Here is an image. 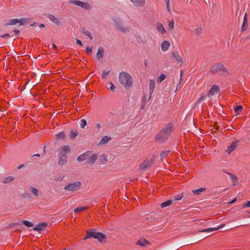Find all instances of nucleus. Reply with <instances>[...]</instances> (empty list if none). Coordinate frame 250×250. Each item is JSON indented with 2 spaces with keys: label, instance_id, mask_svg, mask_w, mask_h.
Wrapping results in <instances>:
<instances>
[{
  "label": "nucleus",
  "instance_id": "nucleus-13",
  "mask_svg": "<svg viewBox=\"0 0 250 250\" xmlns=\"http://www.w3.org/2000/svg\"><path fill=\"white\" fill-rule=\"evenodd\" d=\"M98 159V155L97 154H93L91 152V155H90L88 157L87 163L89 165H92L95 163Z\"/></svg>",
  "mask_w": 250,
  "mask_h": 250
},
{
  "label": "nucleus",
  "instance_id": "nucleus-23",
  "mask_svg": "<svg viewBox=\"0 0 250 250\" xmlns=\"http://www.w3.org/2000/svg\"><path fill=\"white\" fill-rule=\"evenodd\" d=\"M172 57L176 60L178 62L182 63L183 62L182 59L179 55L178 52H173L172 53Z\"/></svg>",
  "mask_w": 250,
  "mask_h": 250
},
{
  "label": "nucleus",
  "instance_id": "nucleus-22",
  "mask_svg": "<svg viewBox=\"0 0 250 250\" xmlns=\"http://www.w3.org/2000/svg\"><path fill=\"white\" fill-rule=\"evenodd\" d=\"M137 244L141 246L146 247L149 244V243L146 239L141 238L137 241Z\"/></svg>",
  "mask_w": 250,
  "mask_h": 250
},
{
  "label": "nucleus",
  "instance_id": "nucleus-58",
  "mask_svg": "<svg viewBox=\"0 0 250 250\" xmlns=\"http://www.w3.org/2000/svg\"><path fill=\"white\" fill-rule=\"evenodd\" d=\"M225 226V224H223L221 225L220 226H218V227H216V228H218V229H219L220 228H223Z\"/></svg>",
  "mask_w": 250,
  "mask_h": 250
},
{
  "label": "nucleus",
  "instance_id": "nucleus-47",
  "mask_svg": "<svg viewBox=\"0 0 250 250\" xmlns=\"http://www.w3.org/2000/svg\"><path fill=\"white\" fill-rule=\"evenodd\" d=\"M110 72V71H105V70H104L103 71V73H102V77L103 79H105L106 78L107 76H108V75L109 74Z\"/></svg>",
  "mask_w": 250,
  "mask_h": 250
},
{
  "label": "nucleus",
  "instance_id": "nucleus-45",
  "mask_svg": "<svg viewBox=\"0 0 250 250\" xmlns=\"http://www.w3.org/2000/svg\"><path fill=\"white\" fill-rule=\"evenodd\" d=\"M87 122L85 119H82L81 121L80 126L81 128H83L86 125Z\"/></svg>",
  "mask_w": 250,
  "mask_h": 250
},
{
  "label": "nucleus",
  "instance_id": "nucleus-63",
  "mask_svg": "<svg viewBox=\"0 0 250 250\" xmlns=\"http://www.w3.org/2000/svg\"><path fill=\"white\" fill-rule=\"evenodd\" d=\"M166 4L170 3V0H165Z\"/></svg>",
  "mask_w": 250,
  "mask_h": 250
},
{
  "label": "nucleus",
  "instance_id": "nucleus-50",
  "mask_svg": "<svg viewBox=\"0 0 250 250\" xmlns=\"http://www.w3.org/2000/svg\"><path fill=\"white\" fill-rule=\"evenodd\" d=\"M205 99V96L203 95H201L200 97L198 100V101L196 102V104L200 103L201 102L204 101Z\"/></svg>",
  "mask_w": 250,
  "mask_h": 250
},
{
  "label": "nucleus",
  "instance_id": "nucleus-39",
  "mask_svg": "<svg viewBox=\"0 0 250 250\" xmlns=\"http://www.w3.org/2000/svg\"><path fill=\"white\" fill-rule=\"evenodd\" d=\"M169 152H170L169 150H165V151H162L160 154V157H161V160H162L164 158L166 157Z\"/></svg>",
  "mask_w": 250,
  "mask_h": 250
},
{
  "label": "nucleus",
  "instance_id": "nucleus-25",
  "mask_svg": "<svg viewBox=\"0 0 250 250\" xmlns=\"http://www.w3.org/2000/svg\"><path fill=\"white\" fill-rule=\"evenodd\" d=\"M116 28L120 31L126 33L129 32V28L122 25H118L116 26Z\"/></svg>",
  "mask_w": 250,
  "mask_h": 250
},
{
  "label": "nucleus",
  "instance_id": "nucleus-41",
  "mask_svg": "<svg viewBox=\"0 0 250 250\" xmlns=\"http://www.w3.org/2000/svg\"><path fill=\"white\" fill-rule=\"evenodd\" d=\"M166 76L164 74H162L158 77V78L157 79V82L159 83H161L162 81H163L166 79Z\"/></svg>",
  "mask_w": 250,
  "mask_h": 250
},
{
  "label": "nucleus",
  "instance_id": "nucleus-56",
  "mask_svg": "<svg viewBox=\"0 0 250 250\" xmlns=\"http://www.w3.org/2000/svg\"><path fill=\"white\" fill-rule=\"evenodd\" d=\"M243 207H250V201H249L247 204L244 205Z\"/></svg>",
  "mask_w": 250,
  "mask_h": 250
},
{
  "label": "nucleus",
  "instance_id": "nucleus-51",
  "mask_svg": "<svg viewBox=\"0 0 250 250\" xmlns=\"http://www.w3.org/2000/svg\"><path fill=\"white\" fill-rule=\"evenodd\" d=\"M242 106L241 105L236 106L234 107V111L236 112H237L239 110H241L242 109Z\"/></svg>",
  "mask_w": 250,
  "mask_h": 250
},
{
  "label": "nucleus",
  "instance_id": "nucleus-49",
  "mask_svg": "<svg viewBox=\"0 0 250 250\" xmlns=\"http://www.w3.org/2000/svg\"><path fill=\"white\" fill-rule=\"evenodd\" d=\"M84 156L85 155H83V154L80 155L78 158H77V160L79 162H83V161H84Z\"/></svg>",
  "mask_w": 250,
  "mask_h": 250
},
{
  "label": "nucleus",
  "instance_id": "nucleus-5",
  "mask_svg": "<svg viewBox=\"0 0 250 250\" xmlns=\"http://www.w3.org/2000/svg\"><path fill=\"white\" fill-rule=\"evenodd\" d=\"M148 35L146 33L138 34L136 36V40L140 44H145L148 41Z\"/></svg>",
  "mask_w": 250,
  "mask_h": 250
},
{
  "label": "nucleus",
  "instance_id": "nucleus-52",
  "mask_svg": "<svg viewBox=\"0 0 250 250\" xmlns=\"http://www.w3.org/2000/svg\"><path fill=\"white\" fill-rule=\"evenodd\" d=\"M167 10L170 14H171V10L170 8V3L166 4Z\"/></svg>",
  "mask_w": 250,
  "mask_h": 250
},
{
  "label": "nucleus",
  "instance_id": "nucleus-32",
  "mask_svg": "<svg viewBox=\"0 0 250 250\" xmlns=\"http://www.w3.org/2000/svg\"><path fill=\"white\" fill-rule=\"evenodd\" d=\"M173 200H168L166 202H164V203H162L161 204V207L162 208H166L167 207L169 206L172 203Z\"/></svg>",
  "mask_w": 250,
  "mask_h": 250
},
{
  "label": "nucleus",
  "instance_id": "nucleus-8",
  "mask_svg": "<svg viewBox=\"0 0 250 250\" xmlns=\"http://www.w3.org/2000/svg\"><path fill=\"white\" fill-rule=\"evenodd\" d=\"M92 238L98 239L100 242H102L106 238V236L104 234L101 232H96L93 229H92Z\"/></svg>",
  "mask_w": 250,
  "mask_h": 250
},
{
  "label": "nucleus",
  "instance_id": "nucleus-35",
  "mask_svg": "<svg viewBox=\"0 0 250 250\" xmlns=\"http://www.w3.org/2000/svg\"><path fill=\"white\" fill-rule=\"evenodd\" d=\"M206 190V188H200L195 190H192V192L193 194L195 195H200L201 193L203 192Z\"/></svg>",
  "mask_w": 250,
  "mask_h": 250
},
{
  "label": "nucleus",
  "instance_id": "nucleus-34",
  "mask_svg": "<svg viewBox=\"0 0 250 250\" xmlns=\"http://www.w3.org/2000/svg\"><path fill=\"white\" fill-rule=\"evenodd\" d=\"M174 20H171V21H168V30L171 31L173 30L174 29Z\"/></svg>",
  "mask_w": 250,
  "mask_h": 250
},
{
  "label": "nucleus",
  "instance_id": "nucleus-2",
  "mask_svg": "<svg viewBox=\"0 0 250 250\" xmlns=\"http://www.w3.org/2000/svg\"><path fill=\"white\" fill-rule=\"evenodd\" d=\"M209 72L213 75L220 73L221 76L226 77L229 74L227 68L222 63L218 62L214 64L210 68Z\"/></svg>",
  "mask_w": 250,
  "mask_h": 250
},
{
  "label": "nucleus",
  "instance_id": "nucleus-28",
  "mask_svg": "<svg viewBox=\"0 0 250 250\" xmlns=\"http://www.w3.org/2000/svg\"><path fill=\"white\" fill-rule=\"evenodd\" d=\"M30 190L31 193L34 195L36 197H39L40 196V192L37 188L35 187H31L30 188Z\"/></svg>",
  "mask_w": 250,
  "mask_h": 250
},
{
  "label": "nucleus",
  "instance_id": "nucleus-40",
  "mask_svg": "<svg viewBox=\"0 0 250 250\" xmlns=\"http://www.w3.org/2000/svg\"><path fill=\"white\" fill-rule=\"evenodd\" d=\"M22 223L25 226H27V227H32L34 225L33 223L27 220L23 221Z\"/></svg>",
  "mask_w": 250,
  "mask_h": 250
},
{
  "label": "nucleus",
  "instance_id": "nucleus-29",
  "mask_svg": "<svg viewBox=\"0 0 250 250\" xmlns=\"http://www.w3.org/2000/svg\"><path fill=\"white\" fill-rule=\"evenodd\" d=\"M227 174L229 175L230 176V178L232 181V182H233V186H235L236 185V183H237V181L238 180V178L237 176H236L235 175H233L232 174H231L230 173H227Z\"/></svg>",
  "mask_w": 250,
  "mask_h": 250
},
{
  "label": "nucleus",
  "instance_id": "nucleus-64",
  "mask_svg": "<svg viewBox=\"0 0 250 250\" xmlns=\"http://www.w3.org/2000/svg\"><path fill=\"white\" fill-rule=\"evenodd\" d=\"M183 73V71L181 70L180 71V77H181L180 80H181V79H182V76Z\"/></svg>",
  "mask_w": 250,
  "mask_h": 250
},
{
  "label": "nucleus",
  "instance_id": "nucleus-21",
  "mask_svg": "<svg viewBox=\"0 0 250 250\" xmlns=\"http://www.w3.org/2000/svg\"><path fill=\"white\" fill-rule=\"evenodd\" d=\"M112 138L108 136H105L102 138L99 143V145H104L111 140Z\"/></svg>",
  "mask_w": 250,
  "mask_h": 250
},
{
  "label": "nucleus",
  "instance_id": "nucleus-26",
  "mask_svg": "<svg viewBox=\"0 0 250 250\" xmlns=\"http://www.w3.org/2000/svg\"><path fill=\"white\" fill-rule=\"evenodd\" d=\"M162 131H164L166 134L169 136L172 131V126L171 125H168Z\"/></svg>",
  "mask_w": 250,
  "mask_h": 250
},
{
  "label": "nucleus",
  "instance_id": "nucleus-15",
  "mask_svg": "<svg viewBox=\"0 0 250 250\" xmlns=\"http://www.w3.org/2000/svg\"><path fill=\"white\" fill-rule=\"evenodd\" d=\"M47 226V224L45 223H42L41 224H39L35 227L33 228V229L35 231H37L39 232H41L44 229L46 228Z\"/></svg>",
  "mask_w": 250,
  "mask_h": 250
},
{
  "label": "nucleus",
  "instance_id": "nucleus-19",
  "mask_svg": "<svg viewBox=\"0 0 250 250\" xmlns=\"http://www.w3.org/2000/svg\"><path fill=\"white\" fill-rule=\"evenodd\" d=\"M155 87V82L154 80H149V94L150 95L152 94L153 92V91ZM151 97V96H150V98Z\"/></svg>",
  "mask_w": 250,
  "mask_h": 250
},
{
  "label": "nucleus",
  "instance_id": "nucleus-7",
  "mask_svg": "<svg viewBox=\"0 0 250 250\" xmlns=\"http://www.w3.org/2000/svg\"><path fill=\"white\" fill-rule=\"evenodd\" d=\"M168 137V136H167L164 131L162 130L156 136L155 140L160 143H163L167 139Z\"/></svg>",
  "mask_w": 250,
  "mask_h": 250
},
{
  "label": "nucleus",
  "instance_id": "nucleus-60",
  "mask_svg": "<svg viewBox=\"0 0 250 250\" xmlns=\"http://www.w3.org/2000/svg\"><path fill=\"white\" fill-rule=\"evenodd\" d=\"M14 32L15 33L16 35H18L20 33V31L17 30H14Z\"/></svg>",
  "mask_w": 250,
  "mask_h": 250
},
{
  "label": "nucleus",
  "instance_id": "nucleus-16",
  "mask_svg": "<svg viewBox=\"0 0 250 250\" xmlns=\"http://www.w3.org/2000/svg\"><path fill=\"white\" fill-rule=\"evenodd\" d=\"M156 28L157 31L160 33L161 34H164L166 32V30L163 25V24L161 22H158L156 24Z\"/></svg>",
  "mask_w": 250,
  "mask_h": 250
},
{
  "label": "nucleus",
  "instance_id": "nucleus-59",
  "mask_svg": "<svg viewBox=\"0 0 250 250\" xmlns=\"http://www.w3.org/2000/svg\"><path fill=\"white\" fill-rule=\"evenodd\" d=\"M236 201V199L234 198L233 200H232L231 201L229 202V204H230L234 203Z\"/></svg>",
  "mask_w": 250,
  "mask_h": 250
},
{
  "label": "nucleus",
  "instance_id": "nucleus-43",
  "mask_svg": "<svg viewBox=\"0 0 250 250\" xmlns=\"http://www.w3.org/2000/svg\"><path fill=\"white\" fill-rule=\"evenodd\" d=\"M90 155H91V151H87L85 153H83V155H85L84 157V160L87 161L88 157H89Z\"/></svg>",
  "mask_w": 250,
  "mask_h": 250
},
{
  "label": "nucleus",
  "instance_id": "nucleus-33",
  "mask_svg": "<svg viewBox=\"0 0 250 250\" xmlns=\"http://www.w3.org/2000/svg\"><path fill=\"white\" fill-rule=\"evenodd\" d=\"M14 179V178L13 177L10 176L4 178L2 180V182L4 184H6V183H8L13 181Z\"/></svg>",
  "mask_w": 250,
  "mask_h": 250
},
{
  "label": "nucleus",
  "instance_id": "nucleus-18",
  "mask_svg": "<svg viewBox=\"0 0 250 250\" xmlns=\"http://www.w3.org/2000/svg\"><path fill=\"white\" fill-rule=\"evenodd\" d=\"M161 49L163 50V51L166 52L168 49V48L170 46L169 42L167 41H163L161 43Z\"/></svg>",
  "mask_w": 250,
  "mask_h": 250
},
{
  "label": "nucleus",
  "instance_id": "nucleus-37",
  "mask_svg": "<svg viewBox=\"0 0 250 250\" xmlns=\"http://www.w3.org/2000/svg\"><path fill=\"white\" fill-rule=\"evenodd\" d=\"M247 14H245L244 17L243 22V24H242V28H241V30L242 31H244L246 30L245 26L247 24Z\"/></svg>",
  "mask_w": 250,
  "mask_h": 250
},
{
  "label": "nucleus",
  "instance_id": "nucleus-17",
  "mask_svg": "<svg viewBox=\"0 0 250 250\" xmlns=\"http://www.w3.org/2000/svg\"><path fill=\"white\" fill-rule=\"evenodd\" d=\"M238 144V141H234L231 144L230 146H229L226 151L228 153V154H230L231 153V152H232L233 150H234L235 148L236 147L237 145Z\"/></svg>",
  "mask_w": 250,
  "mask_h": 250
},
{
  "label": "nucleus",
  "instance_id": "nucleus-11",
  "mask_svg": "<svg viewBox=\"0 0 250 250\" xmlns=\"http://www.w3.org/2000/svg\"><path fill=\"white\" fill-rule=\"evenodd\" d=\"M219 92V88L217 85L214 84L212 86L211 88L209 91L208 96V98L212 97L215 94L218 93Z\"/></svg>",
  "mask_w": 250,
  "mask_h": 250
},
{
  "label": "nucleus",
  "instance_id": "nucleus-6",
  "mask_svg": "<svg viewBox=\"0 0 250 250\" xmlns=\"http://www.w3.org/2000/svg\"><path fill=\"white\" fill-rule=\"evenodd\" d=\"M82 184L81 182L77 181L73 183H70L68 185L64 187V189L68 191H75L78 190L81 187Z\"/></svg>",
  "mask_w": 250,
  "mask_h": 250
},
{
  "label": "nucleus",
  "instance_id": "nucleus-10",
  "mask_svg": "<svg viewBox=\"0 0 250 250\" xmlns=\"http://www.w3.org/2000/svg\"><path fill=\"white\" fill-rule=\"evenodd\" d=\"M155 159L153 157L152 159L146 160L141 163L140 165V168L143 170H146L147 168L149 167L152 164Z\"/></svg>",
  "mask_w": 250,
  "mask_h": 250
},
{
  "label": "nucleus",
  "instance_id": "nucleus-12",
  "mask_svg": "<svg viewBox=\"0 0 250 250\" xmlns=\"http://www.w3.org/2000/svg\"><path fill=\"white\" fill-rule=\"evenodd\" d=\"M46 17L49 19L53 23H55L57 25H59L60 24V21L59 19L55 17L54 15H52L49 14H47L46 15Z\"/></svg>",
  "mask_w": 250,
  "mask_h": 250
},
{
  "label": "nucleus",
  "instance_id": "nucleus-57",
  "mask_svg": "<svg viewBox=\"0 0 250 250\" xmlns=\"http://www.w3.org/2000/svg\"><path fill=\"white\" fill-rule=\"evenodd\" d=\"M0 37L1 38H6V37H9L10 35L8 34H6L0 36Z\"/></svg>",
  "mask_w": 250,
  "mask_h": 250
},
{
  "label": "nucleus",
  "instance_id": "nucleus-61",
  "mask_svg": "<svg viewBox=\"0 0 250 250\" xmlns=\"http://www.w3.org/2000/svg\"><path fill=\"white\" fill-rule=\"evenodd\" d=\"M23 166V164H21L18 167L17 169H20Z\"/></svg>",
  "mask_w": 250,
  "mask_h": 250
},
{
  "label": "nucleus",
  "instance_id": "nucleus-30",
  "mask_svg": "<svg viewBox=\"0 0 250 250\" xmlns=\"http://www.w3.org/2000/svg\"><path fill=\"white\" fill-rule=\"evenodd\" d=\"M216 230H218V228H207V229H203L202 230H200L198 231L199 232H211L213 231Z\"/></svg>",
  "mask_w": 250,
  "mask_h": 250
},
{
  "label": "nucleus",
  "instance_id": "nucleus-27",
  "mask_svg": "<svg viewBox=\"0 0 250 250\" xmlns=\"http://www.w3.org/2000/svg\"><path fill=\"white\" fill-rule=\"evenodd\" d=\"M55 138L56 140H64L65 138V135L64 132H61L55 135Z\"/></svg>",
  "mask_w": 250,
  "mask_h": 250
},
{
  "label": "nucleus",
  "instance_id": "nucleus-4",
  "mask_svg": "<svg viewBox=\"0 0 250 250\" xmlns=\"http://www.w3.org/2000/svg\"><path fill=\"white\" fill-rule=\"evenodd\" d=\"M69 3L79 6L85 10H89L91 8L90 4L87 2H83L78 0H75L70 1Z\"/></svg>",
  "mask_w": 250,
  "mask_h": 250
},
{
  "label": "nucleus",
  "instance_id": "nucleus-48",
  "mask_svg": "<svg viewBox=\"0 0 250 250\" xmlns=\"http://www.w3.org/2000/svg\"><path fill=\"white\" fill-rule=\"evenodd\" d=\"M100 159L101 161H107V156L104 154L103 155H101L100 156Z\"/></svg>",
  "mask_w": 250,
  "mask_h": 250
},
{
  "label": "nucleus",
  "instance_id": "nucleus-20",
  "mask_svg": "<svg viewBox=\"0 0 250 250\" xmlns=\"http://www.w3.org/2000/svg\"><path fill=\"white\" fill-rule=\"evenodd\" d=\"M67 156H59L58 164L61 166H63L66 164L67 162Z\"/></svg>",
  "mask_w": 250,
  "mask_h": 250
},
{
  "label": "nucleus",
  "instance_id": "nucleus-1",
  "mask_svg": "<svg viewBox=\"0 0 250 250\" xmlns=\"http://www.w3.org/2000/svg\"><path fill=\"white\" fill-rule=\"evenodd\" d=\"M119 82L121 85L126 89H129L133 84V78L127 72H122L119 73L118 77Z\"/></svg>",
  "mask_w": 250,
  "mask_h": 250
},
{
  "label": "nucleus",
  "instance_id": "nucleus-14",
  "mask_svg": "<svg viewBox=\"0 0 250 250\" xmlns=\"http://www.w3.org/2000/svg\"><path fill=\"white\" fill-rule=\"evenodd\" d=\"M135 6L142 7L146 3L145 0H129Z\"/></svg>",
  "mask_w": 250,
  "mask_h": 250
},
{
  "label": "nucleus",
  "instance_id": "nucleus-31",
  "mask_svg": "<svg viewBox=\"0 0 250 250\" xmlns=\"http://www.w3.org/2000/svg\"><path fill=\"white\" fill-rule=\"evenodd\" d=\"M82 32L84 34L85 36L88 37L91 40L93 39V36L90 31L86 30L85 28H83L82 30Z\"/></svg>",
  "mask_w": 250,
  "mask_h": 250
},
{
  "label": "nucleus",
  "instance_id": "nucleus-54",
  "mask_svg": "<svg viewBox=\"0 0 250 250\" xmlns=\"http://www.w3.org/2000/svg\"><path fill=\"white\" fill-rule=\"evenodd\" d=\"M86 52L88 54H90L92 52V47H86Z\"/></svg>",
  "mask_w": 250,
  "mask_h": 250
},
{
  "label": "nucleus",
  "instance_id": "nucleus-55",
  "mask_svg": "<svg viewBox=\"0 0 250 250\" xmlns=\"http://www.w3.org/2000/svg\"><path fill=\"white\" fill-rule=\"evenodd\" d=\"M76 41L77 44H78V45H81V46H82L83 45L82 42L80 40H79L78 39H76Z\"/></svg>",
  "mask_w": 250,
  "mask_h": 250
},
{
  "label": "nucleus",
  "instance_id": "nucleus-62",
  "mask_svg": "<svg viewBox=\"0 0 250 250\" xmlns=\"http://www.w3.org/2000/svg\"><path fill=\"white\" fill-rule=\"evenodd\" d=\"M53 47L56 50H57V46L55 45V44H53Z\"/></svg>",
  "mask_w": 250,
  "mask_h": 250
},
{
  "label": "nucleus",
  "instance_id": "nucleus-24",
  "mask_svg": "<svg viewBox=\"0 0 250 250\" xmlns=\"http://www.w3.org/2000/svg\"><path fill=\"white\" fill-rule=\"evenodd\" d=\"M104 49L102 47L98 48L96 57L98 59H101L104 57Z\"/></svg>",
  "mask_w": 250,
  "mask_h": 250
},
{
  "label": "nucleus",
  "instance_id": "nucleus-36",
  "mask_svg": "<svg viewBox=\"0 0 250 250\" xmlns=\"http://www.w3.org/2000/svg\"><path fill=\"white\" fill-rule=\"evenodd\" d=\"M86 208H87L85 207H79L76 208L74 210V211L75 213H79L80 212L85 210Z\"/></svg>",
  "mask_w": 250,
  "mask_h": 250
},
{
  "label": "nucleus",
  "instance_id": "nucleus-44",
  "mask_svg": "<svg viewBox=\"0 0 250 250\" xmlns=\"http://www.w3.org/2000/svg\"><path fill=\"white\" fill-rule=\"evenodd\" d=\"M90 238H92V229L87 232V235L83 238L84 240Z\"/></svg>",
  "mask_w": 250,
  "mask_h": 250
},
{
  "label": "nucleus",
  "instance_id": "nucleus-46",
  "mask_svg": "<svg viewBox=\"0 0 250 250\" xmlns=\"http://www.w3.org/2000/svg\"><path fill=\"white\" fill-rule=\"evenodd\" d=\"M203 29L202 27H198L195 29V33L196 35H199L202 32Z\"/></svg>",
  "mask_w": 250,
  "mask_h": 250
},
{
  "label": "nucleus",
  "instance_id": "nucleus-53",
  "mask_svg": "<svg viewBox=\"0 0 250 250\" xmlns=\"http://www.w3.org/2000/svg\"><path fill=\"white\" fill-rule=\"evenodd\" d=\"M183 195L182 194L178 195L175 197V200H180L183 198Z\"/></svg>",
  "mask_w": 250,
  "mask_h": 250
},
{
  "label": "nucleus",
  "instance_id": "nucleus-42",
  "mask_svg": "<svg viewBox=\"0 0 250 250\" xmlns=\"http://www.w3.org/2000/svg\"><path fill=\"white\" fill-rule=\"evenodd\" d=\"M107 87V88L109 89L111 91H114L116 88V87L112 82H110L109 83V86Z\"/></svg>",
  "mask_w": 250,
  "mask_h": 250
},
{
  "label": "nucleus",
  "instance_id": "nucleus-3",
  "mask_svg": "<svg viewBox=\"0 0 250 250\" xmlns=\"http://www.w3.org/2000/svg\"><path fill=\"white\" fill-rule=\"evenodd\" d=\"M29 19L27 18H21L20 19H11L8 21L7 23H6L4 25H24L26 23L29 22Z\"/></svg>",
  "mask_w": 250,
  "mask_h": 250
},
{
  "label": "nucleus",
  "instance_id": "nucleus-38",
  "mask_svg": "<svg viewBox=\"0 0 250 250\" xmlns=\"http://www.w3.org/2000/svg\"><path fill=\"white\" fill-rule=\"evenodd\" d=\"M78 133L76 130H72L70 133V138L72 139H74L77 136Z\"/></svg>",
  "mask_w": 250,
  "mask_h": 250
},
{
  "label": "nucleus",
  "instance_id": "nucleus-9",
  "mask_svg": "<svg viewBox=\"0 0 250 250\" xmlns=\"http://www.w3.org/2000/svg\"><path fill=\"white\" fill-rule=\"evenodd\" d=\"M70 151V148L68 146H64L59 148L58 156H67L66 154Z\"/></svg>",
  "mask_w": 250,
  "mask_h": 250
}]
</instances>
